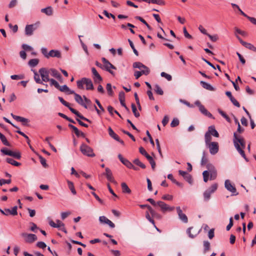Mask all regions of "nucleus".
<instances>
[{
  "instance_id": "obj_1",
  "label": "nucleus",
  "mask_w": 256,
  "mask_h": 256,
  "mask_svg": "<svg viewBox=\"0 0 256 256\" xmlns=\"http://www.w3.org/2000/svg\"><path fill=\"white\" fill-rule=\"evenodd\" d=\"M234 144L236 148L240 155L248 162V160L244 151V149L246 147L244 140L241 136H238L236 133H234Z\"/></svg>"
},
{
  "instance_id": "obj_2",
  "label": "nucleus",
  "mask_w": 256,
  "mask_h": 256,
  "mask_svg": "<svg viewBox=\"0 0 256 256\" xmlns=\"http://www.w3.org/2000/svg\"><path fill=\"white\" fill-rule=\"evenodd\" d=\"M80 150L84 156L88 157L95 156V154L93 152V150L90 146L84 144H82L80 146Z\"/></svg>"
},
{
  "instance_id": "obj_3",
  "label": "nucleus",
  "mask_w": 256,
  "mask_h": 256,
  "mask_svg": "<svg viewBox=\"0 0 256 256\" xmlns=\"http://www.w3.org/2000/svg\"><path fill=\"white\" fill-rule=\"evenodd\" d=\"M157 206L160 208V210L164 214L168 212H172L174 209V206H170L161 200L157 202L156 206Z\"/></svg>"
},
{
  "instance_id": "obj_4",
  "label": "nucleus",
  "mask_w": 256,
  "mask_h": 256,
  "mask_svg": "<svg viewBox=\"0 0 256 256\" xmlns=\"http://www.w3.org/2000/svg\"><path fill=\"white\" fill-rule=\"evenodd\" d=\"M102 60L104 64L103 69H104L111 74H114L113 71H112L110 69L116 70V68L104 58H102Z\"/></svg>"
},
{
  "instance_id": "obj_5",
  "label": "nucleus",
  "mask_w": 256,
  "mask_h": 256,
  "mask_svg": "<svg viewBox=\"0 0 256 256\" xmlns=\"http://www.w3.org/2000/svg\"><path fill=\"white\" fill-rule=\"evenodd\" d=\"M49 224L53 228H59L60 230H62L65 233L67 232V231L64 227V224L60 220H56V223L53 220H50L49 221Z\"/></svg>"
},
{
  "instance_id": "obj_6",
  "label": "nucleus",
  "mask_w": 256,
  "mask_h": 256,
  "mask_svg": "<svg viewBox=\"0 0 256 256\" xmlns=\"http://www.w3.org/2000/svg\"><path fill=\"white\" fill-rule=\"evenodd\" d=\"M21 236L24 238L25 242L28 243H32L37 240V236L34 234L23 232L21 234Z\"/></svg>"
},
{
  "instance_id": "obj_7",
  "label": "nucleus",
  "mask_w": 256,
  "mask_h": 256,
  "mask_svg": "<svg viewBox=\"0 0 256 256\" xmlns=\"http://www.w3.org/2000/svg\"><path fill=\"white\" fill-rule=\"evenodd\" d=\"M43 82H48L49 81V74H50V70L46 68H41L38 71Z\"/></svg>"
},
{
  "instance_id": "obj_8",
  "label": "nucleus",
  "mask_w": 256,
  "mask_h": 256,
  "mask_svg": "<svg viewBox=\"0 0 256 256\" xmlns=\"http://www.w3.org/2000/svg\"><path fill=\"white\" fill-rule=\"evenodd\" d=\"M224 186L226 188L229 192L232 193V196H236L238 193L236 192V190L234 186L232 185L230 180H226L224 182Z\"/></svg>"
},
{
  "instance_id": "obj_9",
  "label": "nucleus",
  "mask_w": 256,
  "mask_h": 256,
  "mask_svg": "<svg viewBox=\"0 0 256 256\" xmlns=\"http://www.w3.org/2000/svg\"><path fill=\"white\" fill-rule=\"evenodd\" d=\"M206 146L209 148L210 154L214 155L218 153L219 147L217 142H212L210 144H208V145H206Z\"/></svg>"
},
{
  "instance_id": "obj_10",
  "label": "nucleus",
  "mask_w": 256,
  "mask_h": 256,
  "mask_svg": "<svg viewBox=\"0 0 256 256\" xmlns=\"http://www.w3.org/2000/svg\"><path fill=\"white\" fill-rule=\"evenodd\" d=\"M17 210V206H14L11 210L9 208H4V210L0 209V212L2 214L6 216L10 214L16 216L18 214Z\"/></svg>"
},
{
  "instance_id": "obj_11",
  "label": "nucleus",
  "mask_w": 256,
  "mask_h": 256,
  "mask_svg": "<svg viewBox=\"0 0 256 256\" xmlns=\"http://www.w3.org/2000/svg\"><path fill=\"white\" fill-rule=\"evenodd\" d=\"M93 74V79L95 83L99 84L102 80V78L94 68H92Z\"/></svg>"
},
{
  "instance_id": "obj_12",
  "label": "nucleus",
  "mask_w": 256,
  "mask_h": 256,
  "mask_svg": "<svg viewBox=\"0 0 256 256\" xmlns=\"http://www.w3.org/2000/svg\"><path fill=\"white\" fill-rule=\"evenodd\" d=\"M99 220L101 224H107L111 228H114L115 227V224L105 216H100Z\"/></svg>"
},
{
  "instance_id": "obj_13",
  "label": "nucleus",
  "mask_w": 256,
  "mask_h": 256,
  "mask_svg": "<svg viewBox=\"0 0 256 256\" xmlns=\"http://www.w3.org/2000/svg\"><path fill=\"white\" fill-rule=\"evenodd\" d=\"M37 28L36 24L26 25L25 28V33L27 36H31L33 32Z\"/></svg>"
},
{
  "instance_id": "obj_14",
  "label": "nucleus",
  "mask_w": 256,
  "mask_h": 256,
  "mask_svg": "<svg viewBox=\"0 0 256 256\" xmlns=\"http://www.w3.org/2000/svg\"><path fill=\"white\" fill-rule=\"evenodd\" d=\"M176 209L179 218L184 223H187L188 222V217L184 214L182 212V210L180 209V207L178 206L176 208Z\"/></svg>"
},
{
  "instance_id": "obj_15",
  "label": "nucleus",
  "mask_w": 256,
  "mask_h": 256,
  "mask_svg": "<svg viewBox=\"0 0 256 256\" xmlns=\"http://www.w3.org/2000/svg\"><path fill=\"white\" fill-rule=\"evenodd\" d=\"M200 230H194L193 226L190 227L186 230V233L188 235L189 237L193 238L196 237L199 233Z\"/></svg>"
},
{
  "instance_id": "obj_16",
  "label": "nucleus",
  "mask_w": 256,
  "mask_h": 256,
  "mask_svg": "<svg viewBox=\"0 0 256 256\" xmlns=\"http://www.w3.org/2000/svg\"><path fill=\"white\" fill-rule=\"evenodd\" d=\"M50 74L58 79L60 82H62V75L58 72L54 68H50Z\"/></svg>"
},
{
  "instance_id": "obj_17",
  "label": "nucleus",
  "mask_w": 256,
  "mask_h": 256,
  "mask_svg": "<svg viewBox=\"0 0 256 256\" xmlns=\"http://www.w3.org/2000/svg\"><path fill=\"white\" fill-rule=\"evenodd\" d=\"M105 171L106 172L102 174L105 175L108 180H109L110 182L116 183V182H115L114 178L112 176V174L111 170L109 168H106L105 169Z\"/></svg>"
},
{
  "instance_id": "obj_18",
  "label": "nucleus",
  "mask_w": 256,
  "mask_h": 256,
  "mask_svg": "<svg viewBox=\"0 0 256 256\" xmlns=\"http://www.w3.org/2000/svg\"><path fill=\"white\" fill-rule=\"evenodd\" d=\"M74 95V99L75 100L80 104L84 106L86 108H88L87 105L84 104L83 102L82 98V96L79 95L78 94H77L74 92V94H73Z\"/></svg>"
},
{
  "instance_id": "obj_19",
  "label": "nucleus",
  "mask_w": 256,
  "mask_h": 256,
  "mask_svg": "<svg viewBox=\"0 0 256 256\" xmlns=\"http://www.w3.org/2000/svg\"><path fill=\"white\" fill-rule=\"evenodd\" d=\"M50 57L52 58H61V53L59 50H52L48 52V58Z\"/></svg>"
},
{
  "instance_id": "obj_20",
  "label": "nucleus",
  "mask_w": 256,
  "mask_h": 256,
  "mask_svg": "<svg viewBox=\"0 0 256 256\" xmlns=\"http://www.w3.org/2000/svg\"><path fill=\"white\" fill-rule=\"evenodd\" d=\"M56 88L62 92H64L69 94H74V92L72 90H70L69 88L66 84H64L62 86H60L59 85V88Z\"/></svg>"
},
{
  "instance_id": "obj_21",
  "label": "nucleus",
  "mask_w": 256,
  "mask_h": 256,
  "mask_svg": "<svg viewBox=\"0 0 256 256\" xmlns=\"http://www.w3.org/2000/svg\"><path fill=\"white\" fill-rule=\"evenodd\" d=\"M68 126L69 128H70L74 130V132L75 134H76V136H81L83 138L85 137V134L84 132L80 131L78 130V128L76 127L75 126H74L71 124H69L68 125Z\"/></svg>"
},
{
  "instance_id": "obj_22",
  "label": "nucleus",
  "mask_w": 256,
  "mask_h": 256,
  "mask_svg": "<svg viewBox=\"0 0 256 256\" xmlns=\"http://www.w3.org/2000/svg\"><path fill=\"white\" fill-rule=\"evenodd\" d=\"M84 84L86 85V89L87 90H94V86L90 79L84 78Z\"/></svg>"
},
{
  "instance_id": "obj_23",
  "label": "nucleus",
  "mask_w": 256,
  "mask_h": 256,
  "mask_svg": "<svg viewBox=\"0 0 256 256\" xmlns=\"http://www.w3.org/2000/svg\"><path fill=\"white\" fill-rule=\"evenodd\" d=\"M133 67L134 68H137L141 70H150V69L145 65L143 64L140 62H135L133 64Z\"/></svg>"
},
{
  "instance_id": "obj_24",
  "label": "nucleus",
  "mask_w": 256,
  "mask_h": 256,
  "mask_svg": "<svg viewBox=\"0 0 256 256\" xmlns=\"http://www.w3.org/2000/svg\"><path fill=\"white\" fill-rule=\"evenodd\" d=\"M207 132H208L211 136L212 135L216 138H218L219 136V134L214 126H209Z\"/></svg>"
},
{
  "instance_id": "obj_25",
  "label": "nucleus",
  "mask_w": 256,
  "mask_h": 256,
  "mask_svg": "<svg viewBox=\"0 0 256 256\" xmlns=\"http://www.w3.org/2000/svg\"><path fill=\"white\" fill-rule=\"evenodd\" d=\"M70 110L72 112L75 114L77 116H78L80 119L87 121L89 122H91L90 120L88 119L87 118L84 117L83 116H82L78 111L76 110L75 109L73 108H70Z\"/></svg>"
},
{
  "instance_id": "obj_26",
  "label": "nucleus",
  "mask_w": 256,
  "mask_h": 256,
  "mask_svg": "<svg viewBox=\"0 0 256 256\" xmlns=\"http://www.w3.org/2000/svg\"><path fill=\"white\" fill-rule=\"evenodd\" d=\"M150 70H142L141 71H136L134 74V76L136 79H138L141 76L142 74H144L146 76L150 74Z\"/></svg>"
},
{
  "instance_id": "obj_27",
  "label": "nucleus",
  "mask_w": 256,
  "mask_h": 256,
  "mask_svg": "<svg viewBox=\"0 0 256 256\" xmlns=\"http://www.w3.org/2000/svg\"><path fill=\"white\" fill-rule=\"evenodd\" d=\"M118 158L125 165L127 168L130 167L131 166V163L127 159H126L122 157V154H119L118 155Z\"/></svg>"
},
{
  "instance_id": "obj_28",
  "label": "nucleus",
  "mask_w": 256,
  "mask_h": 256,
  "mask_svg": "<svg viewBox=\"0 0 256 256\" xmlns=\"http://www.w3.org/2000/svg\"><path fill=\"white\" fill-rule=\"evenodd\" d=\"M199 110L204 116H207L208 118H212V114L207 110L204 108V106L203 105L200 106Z\"/></svg>"
},
{
  "instance_id": "obj_29",
  "label": "nucleus",
  "mask_w": 256,
  "mask_h": 256,
  "mask_svg": "<svg viewBox=\"0 0 256 256\" xmlns=\"http://www.w3.org/2000/svg\"><path fill=\"white\" fill-rule=\"evenodd\" d=\"M200 84H202V86L206 90H209L210 91L214 90V88H213V86H212L210 84H209L206 82L201 81Z\"/></svg>"
},
{
  "instance_id": "obj_30",
  "label": "nucleus",
  "mask_w": 256,
  "mask_h": 256,
  "mask_svg": "<svg viewBox=\"0 0 256 256\" xmlns=\"http://www.w3.org/2000/svg\"><path fill=\"white\" fill-rule=\"evenodd\" d=\"M122 192L124 193L130 194L131 190L125 182H122L121 184Z\"/></svg>"
},
{
  "instance_id": "obj_31",
  "label": "nucleus",
  "mask_w": 256,
  "mask_h": 256,
  "mask_svg": "<svg viewBox=\"0 0 256 256\" xmlns=\"http://www.w3.org/2000/svg\"><path fill=\"white\" fill-rule=\"evenodd\" d=\"M108 132L110 136L116 140H118L119 136L114 132L111 127H109L108 128Z\"/></svg>"
},
{
  "instance_id": "obj_32",
  "label": "nucleus",
  "mask_w": 256,
  "mask_h": 256,
  "mask_svg": "<svg viewBox=\"0 0 256 256\" xmlns=\"http://www.w3.org/2000/svg\"><path fill=\"white\" fill-rule=\"evenodd\" d=\"M6 162L8 164H11L12 165L16 166H18L21 165L20 163L14 160H13L12 158H6Z\"/></svg>"
},
{
  "instance_id": "obj_33",
  "label": "nucleus",
  "mask_w": 256,
  "mask_h": 256,
  "mask_svg": "<svg viewBox=\"0 0 256 256\" xmlns=\"http://www.w3.org/2000/svg\"><path fill=\"white\" fill-rule=\"evenodd\" d=\"M135 19L139 20L142 22L149 30H152V27L147 23V22L141 16H136L134 17Z\"/></svg>"
},
{
  "instance_id": "obj_34",
  "label": "nucleus",
  "mask_w": 256,
  "mask_h": 256,
  "mask_svg": "<svg viewBox=\"0 0 256 256\" xmlns=\"http://www.w3.org/2000/svg\"><path fill=\"white\" fill-rule=\"evenodd\" d=\"M41 12L46 14L48 16H51L52 14V10L50 6L44 8H42Z\"/></svg>"
},
{
  "instance_id": "obj_35",
  "label": "nucleus",
  "mask_w": 256,
  "mask_h": 256,
  "mask_svg": "<svg viewBox=\"0 0 256 256\" xmlns=\"http://www.w3.org/2000/svg\"><path fill=\"white\" fill-rule=\"evenodd\" d=\"M0 139L2 144L6 146H10V142L7 140L6 136L0 132Z\"/></svg>"
},
{
  "instance_id": "obj_36",
  "label": "nucleus",
  "mask_w": 256,
  "mask_h": 256,
  "mask_svg": "<svg viewBox=\"0 0 256 256\" xmlns=\"http://www.w3.org/2000/svg\"><path fill=\"white\" fill-rule=\"evenodd\" d=\"M204 140L206 145H208V144H210L212 142H210L212 140L211 135L207 132H206L204 134Z\"/></svg>"
},
{
  "instance_id": "obj_37",
  "label": "nucleus",
  "mask_w": 256,
  "mask_h": 256,
  "mask_svg": "<svg viewBox=\"0 0 256 256\" xmlns=\"http://www.w3.org/2000/svg\"><path fill=\"white\" fill-rule=\"evenodd\" d=\"M212 194L210 190H207L204 192V198L205 201H208L210 199Z\"/></svg>"
},
{
  "instance_id": "obj_38",
  "label": "nucleus",
  "mask_w": 256,
  "mask_h": 256,
  "mask_svg": "<svg viewBox=\"0 0 256 256\" xmlns=\"http://www.w3.org/2000/svg\"><path fill=\"white\" fill-rule=\"evenodd\" d=\"M67 182H68V188L70 190L71 192L72 193V194H76V192L74 189V187L73 182L70 180H68Z\"/></svg>"
},
{
  "instance_id": "obj_39",
  "label": "nucleus",
  "mask_w": 256,
  "mask_h": 256,
  "mask_svg": "<svg viewBox=\"0 0 256 256\" xmlns=\"http://www.w3.org/2000/svg\"><path fill=\"white\" fill-rule=\"evenodd\" d=\"M39 60L37 58L31 59L28 62V64L31 67H34L38 64Z\"/></svg>"
},
{
  "instance_id": "obj_40",
  "label": "nucleus",
  "mask_w": 256,
  "mask_h": 256,
  "mask_svg": "<svg viewBox=\"0 0 256 256\" xmlns=\"http://www.w3.org/2000/svg\"><path fill=\"white\" fill-rule=\"evenodd\" d=\"M34 79L37 84H44L42 80L40 79V75L36 72H34Z\"/></svg>"
},
{
  "instance_id": "obj_41",
  "label": "nucleus",
  "mask_w": 256,
  "mask_h": 256,
  "mask_svg": "<svg viewBox=\"0 0 256 256\" xmlns=\"http://www.w3.org/2000/svg\"><path fill=\"white\" fill-rule=\"evenodd\" d=\"M150 212L148 211H146V218L150 222H151L155 227V222L153 218L150 216Z\"/></svg>"
},
{
  "instance_id": "obj_42",
  "label": "nucleus",
  "mask_w": 256,
  "mask_h": 256,
  "mask_svg": "<svg viewBox=\"0 0 256 256\" xmlns=\"http://www.w3.org/2000/svg\"><path fill=\"white\" fill-rule=\"evenodd\" d=\"M18 122H20L22 123L24 125H26V123L29 122V120L26 118L18 116V118H16Z\"/></svg>"
},
{
  "instance_id": "obj_43",
  "label": "nucleus",
  "mask_w": 256,
  "mask_h": 256,
  "mask_svg": "<svg viewBox=\"0 0 256 256\" xmlns=\"http://www.w3.org/2000/svg\"><path fill=\"white\" fill-rule=\"evenodd\" d=\"M133 162H134L135 164H136V165H137V166H140V167L141 168H144H144H146V166L145 164H142V162H140V161L138 158H136V159H135V160L133 161Z\"/></svg>"
},
{
  "instance_id": "obj_44",
  "label": "nucleus",
  "mask_w": 256,
  "mask_h": 256,
  "mask_svg": "<svg viewBox=\"0 0 256 256\" xmlns=\"http://www.w3.org/2000/svg\"><path fill=\"white\" fill-rule=\"evenodd\" d=\"M208 159L206 156L205 152H203V155L201 160V165H206L208 163Z\"/></svg>"
},
{
  "instance_id": "obj_45",
  "label": "nucleus",
  "mask_w": 256,
  "mask_h": 256,
  "mask_svg": "<svg viewBox=\"0 0 256 256\" xmlns=\"http://www.w3.org/2000/svg\"><path fill=\"white\" fill-rule=\"evenodd\" d=\"M204 253L206 252L210 249V243L208 241L204 242Z\"/></svg>"
},
{
  "instance_id": "obj_46",
  "label": "nucleus",
  "mask_w": 256,
  "mask_h": 256,
  "mask_svg": "<svg viewBox=\"0 0 256 256\" xmlns=\"http://www.w3.org/2000/svg\"><path fill=\"white\" fill-rule=\"evenodd\" d=\"M132 111L136 118L140 116V114L137 112V109L136 105L134 104H132Z\"/></svg>"
},
{
  "instance_id": "obj_47",
  "label": "nucleus",
  "mask_w": 256,
  "mask_h": 256,
  "mask_svg": "<svg viewBox=\"0 0 256 256\" xmlns=\"http://www.w3.org/2000/svg\"><path fill=\"white\" fill-rule=\"evenodd\" d=\"M244 46L246 48L252 50L254 52H256V47H255L254 45L250 43L246 42V44H244Z\"/></svg>"
},
{
  "instance_id": "obj_48",
  "label": "nucleus",
  "mask_w": 256,
  "mask_h": 256,
  "mask_svg": "<svg viewBox=\"0 0 256 256\" xmlns=\"http://www.w3.org/2000/svg\"><path fill=\"white\" fill-rule=\"evenodd\" d=\"M218 112H219V114L222 116L224 118H226V120L228 122H230V118L228 117V115L226 114L222 110H221L220 109H218Z\"/></svg>"
},
{
  "instance_id": "obj_49",
  "label": "nucleus",
  "mask_w": 256,
  "mask_h": 256,
  "mask_svg": "<svg viewBox=\"0 0 256 256\" xmlns=\"http://www.w3.org/2000/svg\"><path fill=\"white\" fill-rule=\"evenodd\" d=\"M77 86L80 89H84V78H82L80 80H78L76 82Z\"/></svg>"
},
{
  "instance_id": "obj_50",
  "label": "nucleus",
  "mask_w": 256,
  "mask_h": 256,
  "mask_svg": "<svg viewBox=\"0 0 256 256\" xmlns=\"http://www.w3.org/2000/svg\"><path fill=\"white\" fill-rule=\"evenodd\" d=\"M184 180L187 181L189 184H192V176L187 173L184 176V177H183Z\"/></svg>"
},
{
  "instance_id": "obj_51",
  "label": "nucleus",
  "mask_w": 256,
  "mask_h": 256,
  "mask_svg": "<svg viewBox=\"0 0 256 256\" xmlns=\"http://www.w3.org/2000/svg\"><path fill=\"white\" fill-rule=\"evenodd\" d=\"M154 91L156 94L160 95H162L164 94L163 90L160 88V87L158 84H156L155 86Z\"/></svg>"
},
{
  "instance_id": "obj_52",
  "label": "nucleus",
  "mask_w": 256,
  "mask_h": 256,
  "mask_svg": "<svg viewBox=\"0 0 256 256\" xmlns=\"http://www.w3.org/2000/svg\"><path fill=\"white\" fill-rule=\"evenodd\" d=\"M10 156L14 157L15 158L20 160L21 158V154L20 152H11Z\"/></svg>"
},
{
  "instance_id": "obj_53",
  "label": "nucleus",
  "mask_w": 256,
  "mask_h": 256,
  "mask_svg": "<svg viewBox=\"0 0 256 256\" xmlns=\"http://www.w3.org/2000/svg\"><path fill=\"white\" fill-rule=\"evenodd\" d=\"M160 76H161L166 78L168 81H170L172 80V76L170 74H166L165 72H162Z\"/></svg>"
},
{
  "instance_id": "obj_54",
  "label": "nucleus",
  "mask_w": 256,
  "mask_h": 256,
  "mask_svg": "<svg viewBox=\"0 0 256 256\" xmlns=\"http://www.w3.org/2000/svg\"><path fill=\"white\" fill-rule=\"evenodd\" d=\"M58 98L60 100V101L62 102V104H64V106L68 108L69 110L70 108H72V107L70 106V104L68 102H66V100H64L62 98L59 96Z\"/></svg>"
},
{
  "instance_id": "obj_55",
  "label": "nucleus",
  "mask_w": 256,
  "mask_h": 256,
  "mask_svg": "<svg viewBox=\"0 0 256 256\" xmlns=\"http://www.w3.org/2000/svg\"><path fill=\"white\" fill-rule=\"evenodd\" d=\"M179 124V120L177 118H174L170 123V126L172 128H174L178 126Z\"/></svg>"
},
{
  "instance_id": "obj_56",
  "label": "nucleus",
  "mask_w": 256,
  "mask_h": 256,
  "mask_svg": "<svg viewBox=\"0 0 256 256\" xmlns=\"http://www.w3.org/2000/svg\"><path fill=\"white\" fill-rule=\"evenodd\" d=\"M203 178H204V181L205 182H206L208 180V176H210V172L208 170H204L202 172Z\"/></svg>"
},
{
  "instance_id": "obj_57",
  "label": "nucleus",
  "mask_w": 256,
  "mask_h": 256,
  "mask_svg": "<svg viewBox=\"0 0 256 256\" xmlns=\"http://www.w3.org/2000/svg\"><path fill=\"white\" fill-rule=\"evenodd\" d=\"M128 42H129V44H130V47H131V48H132V49L134 52V54H135L136 56H138V52L136 50L134 46V44H133L131 40H130V39H128Z\"/></svg>"
},
{
  "instance_id": "obj_58",
  "label": "nucleus",
  "mask_w": 256,
  "mask_h": 256,
  "mask_svg": "<svg viewBox=\"0 0 256 256\" xmlns=\"http://www.w3.org/2000/svg\"><path fill=\"white\" fill-rule=\"evenodd\" d=\"M16 132L17 133L19 134H20L21 136H24V138H26V140H27V143L29 145L30 144V140H29L28 137L26 134H25L23 132H21L19 130H18L17 131H16Z\"/></svg>"
},
{
  "instance_id": "obj_59",
  "label": "nucleus",
  "mask_w": 256,
  "mask_h": 256,
  "mask_svg": "<svg viewBox=\"0 0 256 256\" xmlns=\"http://www.w3.org/2000/svg\"><path fill=\"white\" fill-rule=\"evenodd\" d=\"M50 82V84L51 86H54L56 88H59V84L54 79L52 78H50L49 81Z\"/></svg>"
},
{
  "instance_id": "obj_60",
  "label": "nucleus",
  "mask_w": 256,
  "mask_h": 256,
  "mask_svg": "<svg viewBox=\"0 0 256 256\" xmlns=\"http://www.w3.org/2000/svg\"><path fill=\"white\" fill-rule=\"evenodd\" d=\"M210 180H214L216 178V176H217V172H216V170L210 172Z\"/></svg>"
},
{
  "instance_id": "obj_61",
  "label": "nucleus",
  "mask_w": 256,
  "mask_h": 256,
  "mask_svg": "<svg viewBox=\"0 0 256 256\" xmlns=\"http://www.w3.org/2000/svg\"><path fill=\"white\" fill-rule=\"evenodd\" d=\"M106 90L108 94L110 96H112L114 92L112 90V85L110 84H106Z\"/></svg>"
},
{
  "instance_id": "obj_62",
  "label": "nucleus",
  "mask_w": 256,
  "mask_h": 256,
  "mask_svg": "<svg viewBox=\"0 0 256 256\" xmlns=\"http://www.w3.org/2000/svg\"><path fill=\"white\" fill-rule=\"evenodd\" d=\"M0 152L4 154L5 155H8V156H10V155L11 154V152H12V150H8L7 148H2L1 150H0Z\"/></svg>"
},
{
  "instance_id": "obj_63",
  "label": "nucleus",
  "mask_w": 256,
  "mask_h": 256,
  "mask_svg": "<svg viewBox=\"0 0 256 256\" xmlns=\"http://www.w3.org/2000/svg\"><path fill=\"white\" fill-rule=\"evenodd\" d=\"M39 158L40 160V162L41 164L42 165V166L44 168L48 167V164H46V159L42 156H40Z\"/></svg>"
},
{
  "instance_id": "obj_64",
  "label": "nucleus",
  "mask_w": 256,
  "mask_h": 256,
  "mask_svg": "<svg viewBox=\"0 0 256 256\" xmlns=\"http://www.w3.org/2000/svg\"><path fill=\"white\" fill-rule=\"evenodd\" d=\"M217 188L218 184H212L208 190H210V192L212 194L216 190Z\"/></svg>"
}]
</instances>
